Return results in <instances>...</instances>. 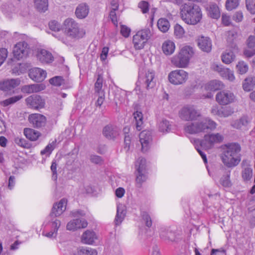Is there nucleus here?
Listing matches in <instances>:
<instances>
[{"mask_svg": "<svg viewBox=\"0 0 255 255\" xmlns=\"http://www.w3.org/2000/svg\"><path fill=\"white\" fill-rule=\"evenodd\" d=\"M181 119L192 122L186 123L184 127V131L189 134H197L206 132L208 129L214 130L216 128V123L208 118H205L196 121L197 118L201 117L199 111L197 110L193 106H187L183 108L179 113Z\"/></svg>", "mask_w": 255, "mask_h": 255, "instance_id": "nucleus-1", "label": "nucleus"}, {"mask_svg": "<svg viewBox=\"0 0 255 255\" xmlns=\"http://www.w3.org/2000/svg\"><path fill=\"white\" fill-rule=\"evenodd\" d=\"M221 158L223 163L228 167L237 166L241 161V147L237 143H230L223 146Z\"/></svg>", "mask_w": 255, "mask_h": 255, "instance_id": "nucleus-2", "label": "nucleus"}, {"mask_svg": "<svg viewBox=\"0 0 255 255\" xmlns=\"http://www.w3.org/2000/svg\"><path fill=\"white\" fill-rule=\"evenodd\" d=\"M181 19L189 25H196L202 18V11L201 7L194 3H185L180 8Z\"/></svg>", "mask_w": 255, "mask_h": 255, "instance_id": "nucleus-3", "label": "nucleus"}, {"mask_svg": "<svg viewBox=\"0 0 255 255\" xmlns=\"http://www.w3.org/2000/svg\"><path fill=\"white\" fill-rule=\"evenodd\" d=\"M67 205V200L63 198L57 203L53 205L50 217L51 218V221L50 223V226L52 230L49 232H43L42 235L49 238H54L57 235V231L61 225V222L58 219H54L53 217H56L61 215L66 209Z\"/></svg>", "mask_w": 255, "mask_h": 255, "instance_id": "nucleus-4", "label": "nucleus"}, {"mask_svg": "<svg viewBox=\"0 0 255 255\" xmlns=\"http://www.w3.org/2000/svg\"><path fill=\"white\" fill-rule=\"evenodd\" d=\"M63 29L65 34L72 39L81 38L86 34L85 30L80 28L78 23L75 20L70 18H67L64 20Z\"/></svg>", "mask_w": 255, "mask_h": 255, "instance_id": "nucleus-5", "label": "nucleus"}, {"mask_svg": "<svg viewBox=\"0 0 255 255\" xmlns=\"http://www.w3.org/2000/svg\"><path fill=\"white\" fill-rule=\"evenodd\" d=\"M151 35V32L148 28L138 31L133 36L132 41L135 49L138 50L143 49Z\"/></svg>", "mask_w": 255, "mask_h": 255, "instance_id": "nucleus-6", "label": "nucleus"}, {"mask_svg": "<svg viewBox=\"0 0 255 255\" xmlns=\"http://www.w3.org/2000/svg\"><path fill=\"white\" fill-rule=\"evenodd\" d=\"M223 140V136L220 133H211L205 135L204 138L197 141L201 147L205 149L212 148L216 143L221 142Z\"/></svg>", "mask_w": 255, "mask_h": 255, "instance_id": "nucleus-7", "label": "nucleus"}, {"mask_svg": "<svg viewBox=\"0 0 255 255\" xmlns=\"http://www.w3.org/2000/svg\"><path fill=\"white\" fill-rule=\"evenodd\" d=\"M170 83L175 85L183 84L188 78V73L182 69H177L171 71L168 76Z\"/></svg>", "mask_w": 255, "mask_h": 255, "instance_id": "nucleus-8", "label": "nucleus"}, {"mask_svg": "<svg viewBox=\"0 0 255 255\" xmlns=\"http://www.w3.org/2000/svg\"><path fill=\"white\" fill-rule=\"evenodd\" d=\"M139 82L147 90L152 89L156 84L155 72L153 70L146 71L142 75H139Z\"/></svg>", "mask_w": 255, "mask_h": 255, "instance_id": "nucleus-9", "label": "nucleus"}, {"mask_svg": "<svg viewBox=\"0 0 255 255\" xmlns=\"http://www.w3.org/2000/svg\"><path fill=\"white\" fill-rule=\"evenodd\" d=\"M217 102L221 105H227L236 101V97L233 92L229 90H223L216 96Z\"/></svg>", "mask_w": 255, "mask_h": 255, "instance_id": "nucleus-10", "label": "nucleus"}, {"mask_svg": "<svg viewBox=\"0 0 255 255\" xmlns=\"http://www.w3.org/2000/svg\"><path fill=\"white\" fill-rule=\"evenodd\" d=\"M27 106L30 109L39 110L43 108L45 105V100L37 95H33L25 99Z\"/></svg>", "mask_w": 255, "mask_h": 255, "instance_id": "nucleus-11", "label": "nucleus"}, {"mask_svg": "<svg viewBox=\"0 0 255 255\" xmlns=\"http://www.w3.org/2000/svg\"><path fill=\"white\" fill-rule=\"evenodd\" d=\"M160 238L167 243H173L176 241L177 235L175 232L170 227H161L159 229Z\"/></svg>", "mask_w": 255, "mask_h": 255, "instance_id": "nucleus-12", "label": "nucleus"}, {"mask_svg": "<svg viewBox=\"0 0 255 255\" xmlns=\"http://www.w3.org/2000/svg\"><path fill=\"white\" fill-rule=\"evenodd\" d=\"M28 120L30 124L35 128H40L46 125L47 119L40 114H31L29 115Z\"/></svg>", "mask_w": 255, "mask_h": 255, "instance_id": "nucleus-13", "label": "nucleus"}, {"mask_svg": "<svg viewBox=\"0 0 255 255\" xmlns=\"http://www.w3.org/2000/svg\"><path fill=\"white\" fill-rule=\"evenodd\" d=\"M28 44L24 41L17 43L13 49L14 56L18 60L26 56L28 53Z\"/></svg>", "mask_w": 255, "mask_h": 255, "instance_id": "nucleus-14", "label": "nucleus"}, {"mask_svg": "<svg viewBox=\"0 0 255 255\" xmlns=\"http://www.w3.org/2000/svg\"><path fill=\"white\" fill-rule=\"evenodd\" d=\"M139 141L141 144V150L143 152H146L149 147V144L152 140L151 133L148 130H143L139 135Z\"/></svg>", "mask_w": 255, "mask_h": 255, "instance_id": "nucleus-15", "label": "nucleus"}, {"mask_svg": "<svg viewBox=\"0 0 255 255\" xmlns=\"http://www.w3.org/2000/svg\"><path fill=\"white\" fill-rule=\"evenodd\" d=\"M46 74L45 71L36 67L30 69L28 74L31 79L37 82L43 81L45 79Z\"/></svg>", "mask_w": 255, "mask_h": 255, "instance_id": "nucleus-16", "label": "nucleus"}, {"mask_svg": "<svg viewBox=\"0 0 255 255\" xmlns=\"http://www.w3.org/2000/svg\"><path fill=\"white\" fill-rule=\"evenodd\" d=\"M207 15L212 18L218 19L221 15L219 6L213 2L207 4L205 7Z\"/></svg>", "mask_w": 255, "mask_h": 255, "instance_id": "nucleus-17", "label": "nucleus"}, {"mask_svg": "<svg viewBox=\"0 0 255 255\" xmlns=\"http://www.w3.org/2000/svg\"><path fill=\"white\" fill-rule=\"evenodd\" d=\"M198 45L202 51L209 53L212 50V40L208 37L201 36L198 39Z\"/></svg>", "mask_w": 255, "mask_h": 255, "instance_id": "nucleus-18", "label": "nucleus"}, {"mask_svg": "<svg viewBox=\"0 0 255 255\" xmlns=\"http://www.w3.org/2000/svg\"><path fill=\"white\" fill-rule=\"evenodd\" d=\"M45 86L43 84H34L24 85L21 88V91L23 93L31 94L37 93L44 90L45 89Z\"/></svg>", "mask_w": 255, "mask_h": 255, "instance_id": "nucleus-19", "label": "nucleus"}, {"mask_svg": "<svg viewBox=\"0 0 255 255\" xmlns=\"http://www.w3.org/2000/svg\"><path fill=\"white\" fill-rule=\"evenodd\" d=\"M20 83V80L18 78L6 80L0 83V89L7 92L18 86Z\"/></svg>", "mask_w": 255, "mask_h": 255, "instance_id": "nucleus-20", "label": "nucleus"}, {"mask_svg": "<svg viewBox=\"0 0 255 255\" xmlns=\"http://www.w3.org/2000/svg\"><path fill=\"white\" fill-rule=\"evenodd\" d=\"M87 226V222L84 219H76L70 221L67 225V229L75 231L80 228H85Z\"/></svg>", "mask_w": 255, "mask_h": 255, "instance_id": "nucleus-21", "label": "nucleus"}, {"mask_svg": "<svg viewBox=\"0 0 255 255\" xmlns=\"http://www.w3.org/2000/svg\"><path fill=\"white\" fill-rule=\"evenodd\" d=\"M118 128L112 125H107L103 129V134L109 139H114L119 135Z\"/></svg>", "mask_w": 255, "mask_h": 255, "instance_id": "nucleus-22", "label": "nucleus"}, {"mask_svg": "<svg viewBox=\"0 0 255 255\" xmlns=\"http://www.w3.org/2000/svg\"><path fill=\"white\" fill-rule=\"evenodd\" d=\"M36 55L37 59L43 63H51L53 60L52 54L45 49L38 50Z\"/></svg>", "mask_w": 255, "mask_h": 255, "instance_id": "nucleus-23", "label": "nucleus"}, {"mask_svg": "<svg viewBox=\"0 0 255 255\" xmlns=\"http://www.w3.org/2000/svg\"><path fill=\"white\" fill-rule=\"evenodd\" d=\"M171 62L176 67L180 68L187 67L189 63L186 58H184L179 53L174 56L172 58Z\"/></svg>", "mask_w": 255, "mask_h": 255, "instance_id": "nucleus-24", "label": "nucleus"}, {"mask_svg": "<svg viewBox=\"0 0 255 255\" xmlns=\"http://www.w3.org/2000/svg\"><path fill=\"white\" fill-rule=\"evenodd\" d=\"M250 118L247 116H243L240 119L233 121L231 126L236 129H241L242 128L247 127L250 123Z\"/></svg>", "mask_w": 255, "mask_h": 255, "instance_id": "nucleus-25", "label": "nucleus"}, {"mask_svg": "<svg viewBox=\"0 0 255 255\" xmlns=\"http://www.w3.org/2000/svg\"><path fill=\"white\" fill-rule=\"evenodd\" d=\"M89 12V6L85 3L79 4L75 10V14L77 17L79 19H83L86 17Z\"/></svg>", "mask_w": 255, "mask_h": 255, "instance_id": "nucleus-26", "label": "nucleus"}, {"mask_svg": "<svg viewBox=\"0 0 255 255\" xmlns=\"http://www.w3.org/2000/svg\"><path fill=\"white\" fill-rule=\"evenodd\" d=\"M97 239V236L95 233L90 230L85 231L81 237L82 242L89 245L93 244Z\"/></svg>", "mask_w": 255, "mask_h": 255, "instance_id": "nucleus-27", "label": "nucleus"}, {"mask_svg": "<svg viewBox=\"0 0 255 255\" xmlns=\"http://www.w3.org/2000/svg\"><path fill=\"white\" fill-rule=\"evenodd\" d=\"M237 50L235 46L232 50H227L222 55V61L226 64L231 63L235 58V53Z\"/></svg>", "mask_w": 255, "mask_h": 255, "instance_id": "nucleus-28", "label": "nucleus"}, {"mask_svg": "<svg viewBox=\"0 0 255 255\" xmlns=\"http://www.w3.org/2000/svg\"><path fill=\"white\" fill-rule=\"evenodd\" d=\"M224 84L220 81L218 80H212L207 83L204 88L207 91H215L219 90L224 88Z\"/></svg>", "mask_w": 255, "mask_h": 255, "instance_id": "nucleus-29", "label": "nucleus"}, {"mask_svg": "<svg viewBox=\"0 0 255 255\" xmlns=\"http://www.w3.org/2000/svg\"><path fill=\"white\" fill-rule=\"evenodd\" d=\"M175 48L174 43L170 40L165 41L162 45L163 52L166 55H171L174 52Z\"/></svg>", "mask_w": 255, "mask_h": 255, "instance_id": "nucleus-30", "label": "nucleus"}, {"mask_svg": "<svg viewBox=\"0 0 255 255\" xmlns=\"http://www.w3.org/2000/svg\"><path fill=\"white\" fill-rule=\"evenodd\" d=\"M126 212L124 207L122 205L117 206V214L115 219V223L116 225H119L124 220Z\"/></svg>", "mask_w": 255, "mask_h": 255, "instance_id": "nucleus-31", "label": "nucleus"}, {"mask_svg": "<svg viewBox=\"0 0 255 255\" xmlns=\"http://www.w3.org/2000/svg\"><path fill=\"white\" fill-rule=\"evenodd\" d=\"M23 133L27 138L31 141L36 140L41 135L39 131L30 128H25Z\"/></svg>", "mask_w": 255, "mask_h": 255, "instance_id": "nucleus-32", "label": "nucleus"}, {"mask_svg": "<svg viewBox=\"0 0 255 255\" xmlns=\"http://www.w3.org/2000/svg\"><path fill=\"white\" fill-rule=\"evenodd\" d=\"M179 53L189 62L194 54V50L192 47L186 45L180 49Z\"/></svg>", "mask_w": 255, "mask_h": 255, "instance_id": "nucleus-33", "label": "nucleus"}, {"mask_svg": "<svg viewBox=\"0 0 255 255\" xmlns=\"http://www.w3.org/2000/svg\"><path fill=\"white\" fill-rule=\"evenodd\" d=\"M136 186L140 188L142 184L147 179V172L146 171H136Z\"/></svg>", "mask_w": 255, "mask_h": 255, "instance_id": "nucleus-34", "label": "nucleus"}, {"mask_svg": "<svg viewBox=\"0 0 255 255\" xmlns=\"http://www.w3.org/2000/svg\"><path fill=\"white\" fill-rule=\"evenodd\" d=\"M35 8L40 12H45L48 8V0H34Z\"/></svg>", "mask_w": 255, "mask_h": 255, "instance_id": "nucleus-35", "label": "nucleus"}, {"mask_svg": "<svg viewBox=\"0 0 255 255\" xmlns=\"http://www.w3.org/2000/svg\"><path fill=\"white\" fill-rule=\"evenodd\" d=\"M255 85V78L249 77L246 78L243 83V89L246 91H250Z\"/></svg>", "mask_w": 255, "mask_h": 255, "instance_id": "nucleus-36", "label": "nucleus"}, {"mask_svg": "<svg viewBox=\"0 0 255 255\" xmlns=\"http://www.w3.org/2000/svg\"><path fill=\"white\" fill-rule=\"evenodd\" d=\"M133 116L136 122V128L137 130L139 131L142 128V114L140 112L136 111L133 113Z\"/></svg>", "mask_w": 255, "mask_h": 255, "instance_id": "nucleus-37", "label": "nucleus"}, {"mask_svg": "<svg viewBox=\"0 0 255 255\" xmlns=\"http://www.w3.org/2000/svg\"><path fill=\"white\" fill-rule=\"evenodd\" d=\"M157 26L161 31L165 32L169 29L170 24L166 19L160 18L157 22Z\"/></svg>", "mask_w": 255, "mask_h": 255, "instance_id": "nucleus-38", "label": "nucleus"}, {"mask_svg": "<svg viewBox=\"0 0 255 255\" xmlns=\"http://www.w3.org/2000/svg\"><path fill=\"white\" fill-rule=\"evenodd\" d=\"M78 254L79 255H97V252L90 248L81 247L78 250Z\"/></svg>", "mask_w": 255, "mask_h": 255, "instance_id": "nucleus-39", "label": "nucleus"}, {"mask_svg": "<svg viewBox=\"0 0 255 255\" xmlns=\"http://www.w3.org/2000/svg\"><path fill=\"white\" fill-rule=\"evenodd\" d=\"M237 72L240 74H245L248 70L249 67L247 63L244 61H240L236 65Z\"/></svg>", "mask_w": 255, "mask_h": 255, "instance_id": "nucleus-40", "label": "nucleus"}, {"mask_svg": "<svg viewBox=\"0 0 255 255\" xmlns=\"http://www.w3.org/2000/svg\"><path fill=\"white\" fill-rule=\"evenodd\" d=\"M253 176V169L250 166L245 167L242 171V177L245 180H250Z\"/></svg>", "mask_w": 255, "mask_h": 255, "instance_id": "nucleus-41", "label": "nucleus"}, {"mask_svg": "<svg viewBox=\"0 0 255 255\" xmlns=\"http://www.w3.org/2000/svg\"><path fill=\"white\" fill-rule=\"evenodd\" d=\"M136 171H146V160L143 158H139L135 164Z\"/></svg>", "mask_w": 255, "mask_h": 255, "instance_id": "nucleus-42", "label": "nucleus"}, {"mask_svg": "<svg viewBox=\"0 0 255 255\" xmlns=\"http://www.w3.org/2000/svg\"><path fill=\"white\" fill-rule=\"evenodd\" d=\"M170 125L168 121L162 120L159 124V130L162 132H167L170 130Z\"/></svg>", "mask_w": 255, "mask_h": 255, "instance_id": "nucleus-43", "label": "nucleus"}, {"mask_svg": "<svg viewBox=\"0 0 255 255\" xmlns=\"http://www.w3.org/2000/svg\"><path fill=\"white\" fill-rule=\"evenodd\" d=\"M22 96L21 95L15 96L4 100L2 103L4 106H8L9 105L13 104L17 102L22 99Z\"/></svg>", "mask_w": 255, "mask_h": 255, "instance_id": "nucleus-44", "label": "nucleus"}, {"mask_svg": "<svg viewBox=\"0 0 255 255\" xmlns=\"http://www.w3.org/2000/svg\"><path fill=\"white\" fill-rule=\"evenodd\" d=\"M240 0H227L226 7L228 10H232L236 8L239 4Z\"/></svg>", "mask_w": 255, "mask_h": 255, "instance_id": "nucleus-45", "label": "nucleus"}, {"mask_svg": "<svg viewBox=\"0 0 255 255\" xmlns=\"http://www.w3.org/2000/svg\"><path fill=\"white\" fill-rule=\"evenodd\" d=\"M142 219L146 227L150 228L152 226V220L149 215L146 212H142L141 213Z\"/></svg>", "mask_w": 255, "mask_h": 255, "instance_id": "nucleus-46", "label": "nucleus"}, {"mask_svg": "<svg viewBox=\"0 0 255 255\" xmlns=\"http://www.w3.org/2000/svg\"><path fill=\"white\" fill-rule=\"evenodd\" d=\"M103 87V77L99 75L97 79V81L95 84V90L97 93L103 92L102 90Z\"/></svg>", "mask_w": 255, "mask_h": 255, "instance_id": "nucleus-47", "label": "nucleus"}, {"mask_svg": "<svg viewBox=\"0 0 255 255\" xmlns=\"http://www.w3.org/2000/svg\"><path fill=\"white\" fill-rule=\"evenodd\" d=\"M49 83L54 86H60L64 83V79L62 77L55 76L49 80Z\"/></svg>", "mask_w": 255, "mask_h": 255, "instance_id": "nucleus-48", "label": "nucleus"}, {"mask_svg": "<svg viewBox=\"0 0 255 255\" xmlns=\"http://www.w3.org/2000/svg\"><path fill=\"white\" fill-rule=\"evenodd\" d=\"M246 7L252 14H255V0H246Z\"/></svg>", "mask_w": 255, "mask_h": 255, "instance_id": "nucleus-49", "label": "nucleus"}, {"mask_svg": "<svg viewBox=\"0 0 255 255\" xmlns=\"http://www.w3.org/2000/svg\"><path fill=\"white\" fill-rule=\"evenodd\" d=\"M184 34L183 28L179 24H176L174 26V34L177 38H181Z\"/></svg>", "mask_w": 255, "mask_h": 255, "instance_id": "nucleus-50", "label": "nucleus"}, {"mask_svg": "<svg viewBox=\"0 0 255 255\" xmlns=\"http://www.w3.org/2000/svg\"><path fill=\"white\" fill-rule=\"evenodd\" d=\"M138 7L143 13H147L149 10V3L147 1L142 0L138 3Z\"/></svg>", "mask_w": 255, "mask_h": 255, "instance_id": "nucleus-51", "label": "nucleus"}, {"mask_svg": "<svg viewBox=\"0 0 255 255\" xmlns=\"http://www.w3.org/2000/svg\"><path fill=\"white\" fill-rule=\"evenodd\" d=\"M225 73L222 75V77H225L228 80L231 82H233L235 79V77L233 71L230 70L229 69H226L225 71Z\"/></svg>", "mask_w": 255, "mask_h": 255, "instance_id": "nucleus-52", "label": "nucleus"}, {"mask_svg": "<svg viewBox=\"0 0 255 255\" xmlns=\"http://www.w3.org/2000/svg\"><path fill=\"white\" fill-rule=\"evenodd\" d=\"M230 174H227L225 176H223L221 180V184L225 187H229L231 186V182L230 180Z\"/></svg>", "mask_w": 255, "mask_h": 255, "instance_id": "nucleus-53", "label": "nucleus"}, {"mask_svg": "<svg viewBox=\"0 0 255 255\" xmlns=\"http://www.w3.org/2000/svg\"><path fill=\"white\" fill-rule=\"evenodd\" d=\"M15 143L22 147L27 148L28 147V143L26 140L23 138L17 137L14 138Z\"/></svg>", "mask_w": 255, "mask_h": 255, "instance_id": "nucleus-54", "label": "nucleus"}, {"mask_svg": "<svg viewBox=\"0 0 255 255\" xmlns=\"http://www.w3.org/2000/svg\"><path fill=\"white\" fill-rule=\"evenodd\" d=\"M55 142L48 144L45 148L41 151V154L43 155L45 154H50L54 149Z\"/></svg>", "mask_w": 255, "mask_h": 255, "instance_id": "nucleus-55", "label": "nucleus"}, {"mask_svg": "<svg viewBox=\"0 0 255 255\" xmlns=\"http://www.w3.org/2000/svg\"><path fill=\"white\" fill-rule=\"evenodd\" d=\"M211 68L215 71L219 72L221 76L225 73V71L226 68H225L222 65L217 64H213L211 66Z\"/></svg>", "mask_w": 255, "mask_h": 255, "instance_id": "nucleus-56", "label": "nucleus"}, {"mask_svg": "<svg viewBox=\"0 0 255 255\" xmlns=\"http://www.w3.org/2000/svg\"><path fill=\"white\" fill-rule=\"evenodd\" d=\"M49 26L51 30L58 31L61 28L60 24L56 20H52L49 23Z\"/></svg>", "mask_w": 255, "mask_h": 255, "instance_id": "nucleus-57", "label": "nucleus"}, {"mask_svg": "<svg viewBox=\"0 0 255 255\" xmlns=\"http://www.w3.org/2000/svg\"><path fill=\"white\" fill-rule=\"evenodd\" d=\"M234 113V110L230 107H226L222 111H221L220 116L223 117H228Z\"/></svg>", "mask_w": 255, "mask_h": 255, "instance_id": "nucleus-58", "label": "nucleus"}, {"mask_svg": "<svg viewBox=\"0 0 255 255\" xmlns=\"http://www.w3.org/2000/svg\"><path fill=\"white\" fill-rule=\"evenodd\" d=\"M238 36V33L235 30H230L228 31L227 34V41L232 43L233 41L237 38Z\"/></svg>", "mask_w": 255, "mask_h": 255, "instance_id": "nucleus-59", "label": "nucleus"}, {"mask_svg": "<svg viewBox=\"0 0 255 255\" xmlns=\"http://www.w3.org/2000/svg\"><path fill=\"white\" fill-rule=\"evenodd\" d=\"M90 160L91 162L96 164H101L103 162V159L101 156L94 154L90 155Z\"/></svg>", "mask_w": 255, "mask_h": 255, "instance_id": "nucleus-60", "label": "nucleus"}, {"mask_svg": "<svg viewBox=\"0 0 255 255\" xmlns=\"http://www.w3.org/2000/svg\"><path fill=\"white\" fill-rule=\"evenodd\" d=\"M7 56V50L5 48L0 49V66L3 63Z\"/></svg>", "mask_w": 255, "mask_h": 255, "instance_id": "nucleus-61", "label": "nucleus"}, {"mask_svg": "<svg viewBox=\"0 0 255 255\" xmlns=\"http://www.w3.org/2000/svg\"><path fill=\"white\" fill-rule=\"evenodd\" d=\"M57 164L56 163L55 161H53L51 165V170L52 172V179L54 180H56L57 178Z\"/></svg>", "mask_w": 255, "mask_h": 255, "instance_id": "nucleus-62", "label": "nucleus"}, {"mask_svg": "<svg viewBox=\"0 0 255 255\" xmlns=\"http://www.w3.org/2000/svg\"><path fill=\"white\" fill-rule=\"evenodd\" d=\"M130 32V29L125 25H121V33L122 35L125 37H128L129 36Z\"/></svg>", "mask_w": 255, "mask_h": 255, "instance_id": "nucleus-63", "label": "nucleus"}, {"mask_svg": "<svg viewBox=\"0 0 255 255\" xmlns=\"http://www.w3.org/2000/svg\"><path fill=\"white\" fill-rule=\"evenodd\" d=\"M247 45L250 48L255 47V36L251 35L249 37L247 40Z\"/></svg>", "mask_w": 255, "mask_h": 255, "instance_id": "nucleus-64", "label": "nucleus"}]
</instances>
